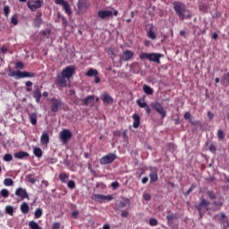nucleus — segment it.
<instances>
[{
	"label": "nucleus",
	"mask_w": 229,
	"mask_h": 229,
	"mask_svg": "<svg viewBox=\"0 0 229 229\" xmlns=\"http://www.w3.org/2000/svg\"><path fill=\"white\" fill-rule=\"evenodd\" d=\"M199 10H200V12H204V13H207V10H208V7H207L206 4H200Z\"/></svg>",
	"instance_id": "obj_54"
},
{
	"label": "nucleus",
	"mask_w": 229,
	"mask_h": 229,
	"mask_svg": "<svg viewBox=\"0 0 229 229\" xmlns=\"http://www.w3.org/2000/svg\"><path fill=\"white\" fill-rule=\"evenodd\" d=\"M95 201H98V203H103V201H112L114 197L112 195H101V194H95L94 195Z\"/></svg>",
	"instance_id": "obj_17"
},
{
	"label": "nucleus",
	"mask_w": 229,
	"mask_h": 229,
	"mask_svg": "<svg viewBox=\"0 0 229 229\" xmlns=\"http://www.w3.org/2000/svg\"><path fill=\"white\" fill-rule=\"evenodd\" d=\"M13 160V157L12 156V154H5L4 156V162H12Z\"/></svg>",
	"instance_id": "obj_44"
},
{
	"label": "nucleus",
	"mask_w": 229,
	"mask_h": 229,
	"mask_svg": "<svg viewBox=\"0 0 229 229\" xmlns=\"http://www.w3.org/2000/svg\"><path fill=\"white\" fill-rule=\"evenodd\" d=\"M127 205H130V199H125L123 201H120L118 208H124Z\"/></svg>",
	"instance_id": "obj_37"
},
{
	"label": "nucleus",
	"mask_w": 229,
	"mask_h": 229,
	"mask_svg": "<svg viewBox=\"0 0 229 229\" xmlns=\"http://www.w3.org/2000/svg\"><path fill=\"white\" fill-rule=\"evenodd\" d=\"M143 91L145 92V94H147L148 96H151V94H153V89H151V87L148 86V85H144L143 86Z\"/></svg>",
	"instance_id": "obj_36"
},
{
	"label": "nucleus",
	"mask_w": 229,
	"mask_h": 229,
	"mask_svg": "<svg viewBox=\"0 0 229 229\" xmlns=\"http://www.w3.org/2000/svg\"><path fill=\"white\" fill-rule=\"evenodd\" d=\"M75 71H76V67L70 65V66H67L66 68L63 69L61 74H64V77L67 78V80H71V78L72 77V74H74Z\"/></svg>",
	"instance_id": "obj_13"
},
{
	"label": "nucleus",
	"mask_w": 229,
	"mask_h": 229,
	"mask_svg": "<svg viewBox=\"0 0 229 229\" xmlns=\"http://www.w3.org/2000/svg\"><path fill=\"white\" fill-rule=\"evenodd\" d=\"M50 103H51L50 110L54 114H56V112H58V110H60V108H62L64 105V102H62V100L57 98H52L50 100Z\"/></svg>",
	"instance_id": "obj_7"
},
{
	"label": "nucleus",
	"mask_w": 229,
	"mask_h": 229,
	"mask_svg": "<svg viewBox=\"0 0 229 229\" xmlns=\"http://www.w3.org/2000/svg\"><path fill=\"white\" fill-rule=\"evenodd\" d=\"M4 185H5V187H12V185H13V180L12 178H5L4 180Z\"/></svg>",
	"instance_id": "obj_38"
},
{
	"label": "nucleus",
	"mask_w": 229,
	"mask_h": 229,
	"mask_svg": "<svg viewBox=\"0 0 229 229\" xmlns=\"http://www.w3.org/2000/svg\"><path fill=\"white\" fill-rule=\"evenodd\" d=\"M140 171V172H138V173L136 174L137 178H141L142 175L144 174V173H146V171H145L144 169H142V168H141Z\"/></svg>",
	"instance_id": "obj_55"
},
{
	"label": "nucleus",
	"mask_w": 229,
	"mask_h": 229,
	"mask_svg": "<svg viewBox=\"0 0 229 229\" xmlns=\"http://www.w3.org/2000/svg\"><path fill=\"white\" fill-rule=\"evenodd\" d=\"M86 76H89V77H90V76H98V70H94V69H92V68H90L88 72H87V73H86Z\"/></svg>",
	"instance_id": "obj_39"
},
{
	"label": "nucleus",
	"mask_w": 229,
	"mask_h": 229,
	"mask_svg": "<svg viewBox=\"0 0 229 229\" xmlns=\"http://www.w3.org/2000/svg\"><path fill=\"white\" fill-rule=\"evenodd\" d=\"M147 36L148 38H150L151 40H155V38H157V34L155 33V30H153V27H151L148 32H147Z\"/></svg>",
	"instance_id": "obj_28"
},
{
	"label": "nucleus",
	"mask_w": 229,
	"mask_h": 229,
	"mask_svg": "<svg viewBox=\"0 0 229 229\" xmlns=\"http://www.w3.org/2000/svg\"><path fill=\"white\" fill-rule=\"evenodd\" d=\"M5 212H6V214H9V216H13V207L6 206Z\"/></svg>",
	"instance_id": "obj_45"
},
{
	"label": "nucleus",
	"mask_w": 229,
	"mask_h": 229,
	"mask_svg": "<svg viewBox=\"0 0 229 229\" xmlns=\"http://www.w3.org/2000/svg\"><path fill=\"white\" fill-rule=\"evenodd\" d=\"M88 169H89V173H91V174H93V176H98V173L96 172V170L92 169V165L89 164Z\"/></svg>",
	"instance_id": "obj_49"
},
{
	"label": "nucleus",
	"mask_w": 229,
	"mask_h": 229,
	"mask_svg": "<svg viewBox=\"0 0 229 229\" xmlns=\"http://www.w3.org/2000/svg\"><path fill=\"white\" fill-rule=\"evenodd\" d=\"M55 4H59L63 7L65 13L67 15H72V11L71 10V6L69 5V3L65 0H55Z\"/></svg>",
	"instance_id": "obj_9"
},
{
	"label": "nucleus",
	"mask_w": 229,
	"mask_h": 229,
	"mask_svg": "<svg viewBox=\"0 0 229 229\" xmlns=\"http://www.w3.org/2000/svg\"><path fill=\"white\" fill-rule=\"evenodd\" d=\"M208 117L210 121H212V119H214V114L210 111L208 112Z\"/></svg>",
	"instance_id": "obj_62"
},
{
	"label": "nucleus",
	"mask_w": 229,
	"mask_h": 229,
	"mask_svg": "<svg viewBox=\"0 0 229 229\" xmlns=\"http://www.w3.org/2000/svg\"><path fill=\"white\" fill-rule=\"evenodd\" d=\"M44 212L42 211V208H36L35 212H34V217L35 219H40V217H42V214Z\"/></svg>",
	"instance_id": "obj_33"
},
{
	"label": "nucleus",
	"mask_w": 229,
	"mask_h": 229,
	"mask_svg": "<svg viewBox=\"0 0 229 229\" xmlns=\"http://www.w3.org/2000/svg\"><path fill=\"white\" fill-rule=\"evenodd\" d=\"M15 196H17V203L20 201H24V199H30V195L28 194V191L24 188H18L14 191Z\"/></svg>",
	"instance_id": "obj_3"
},
{
	"label": "nucleus",
	"mask_w": 229,
	"mask_h": 229,
	"mask_svg": "<svg viewBox=\"0 0 229 229\" xmlns=\"http://www.w3.org/2000/svg\"><path fill=\"white\" fill-rule=\"evenodd\" d=\"M11 24H13V26H17V24H19V20L17 19L16 15L12 17Z\"/></svg>",
	"instance_id": "obj_47"
},
{
	"label": "nucleus",
	"mask_w": 229,
	"mask_h": 229,
	"mask_svg": "<svg viewBox=\"0 0 229 229\" xmlns=\"http://www.w3.org/2000/svg\"><path fill=\"white\" fill-rule=\"evenodd\" d=\"M7 52H8V47H6L5 46L1 47V53H3L4 55Z\"/></svg>",
	"instance_id": "obj_63"
},
{
	"label": "nucleus",
	"mask_w": 229,
	"mask_h": 229,
	"mask_svg": "<svg viewBox=\"0 0 229 229\" xmlns=\"http://www.w3.org/2000/svg\"><path fill=\"white\" fill-rule=\"evenodd\" d=\"M4 13L5 17H8V15L10 14V6L5 5L4 7Z\"/></svg>",
	"instance_id": "obj_53"
},
{
	"label": "nucleus",
	"mask_w": 229,
	"mask_h": 229,
	"mask_svg": "<svg viewBox=\"0 0 229 229\" xmlns=\"http://www.w3.org/2000/svg\"><path fill=\"white\" fill-rule=\"evenodd\" d=\"M40 24H42V17H40V15H37L33 21V25L36 28L40 27Z\"/></svg>",
	"instance_id": "obj_31"
},
{
	"label": "nucleus",
	"mask_w": 229,
	"mask_h": 229,
	"mask_svg": "<svg viewBox=\"0 0 229 229\" xmlns=\"http://www.w3.org/2000/svg\"><path fill=\"white\" fill-rule=\"evenodd\" d=\"M149 171L150 183H155V182H158V168L155 166H150Z\"/></svg>",
	"instance_id": "obj_14"
},
{
	"label": "nucleus",
	"mask_w": 229,
	"mask_h": 229,
	"mask_svg": "<svg viewBox=\"0 0 229 229\" xmlns=\"http://www.w3.org/2000/svg\"><path fill=\"white\" fill-rule=\"evenodd\" d=\"M129 212L128 211H123L122 213H121V216L122 217H127L128 216H129Z\"/></svg>",
	"instance_id": "obj_64"
},
{
	"label": "nucleus",
	"mask_w": 229,
	"mask_h": 229,
	"mask_svg": "<svg viewBox=\"0 0 229 229\" xmlns=\"http://www.w3.org/2000/svg\"><path fill=\"white\" fill-rule=\"evenodd\" d=\"M59 228H60V223H58V222H55L52 225V229H59Z\"/></svg>",
	"instance_id": "obj_59"
},
{
	"label": "nucleus",
	"mask_w": 229,
	"mask_h": 229,
	"mask_svg": "<svg viewBox=\"0 0 229 229\" xmlns=\"http://www.w3.org/2000/svg\"><path fill=\"white\" fill-rule=\"evenodd\" d=\"M150 106L151 108H153V110L157 112V114H160L162 119H165V117L167 115V113L165 112V110H164V106H162L160 102H152L150 104Z\"/></svg>",
	"instance_id": "obj_5"
},
{
	"label": "nucleus",
	"mask_w": 229,
	"mask_h": 229,
	"mask_svg": "<svg viewBox=\"0 0 229 229\" xmlns=\"http://www.w3.org/2000/svg\"><path fill=\"white\" fill-rule=\"evenodd\" d=\"M95 98L94 95H89L87 98L82 99V103L84 105V106H87L89 105H90V103H92V101H94Z\"/></svg>",
	"instance_id": "obj_23"
},
{
	"label": "nucleus",
	"mask_w": 229,
	"mask_h": 229,
	"mask_svg": "<svg viewBox=\"0 0 229 229\" xmlns=\"http://www.w3.org/2000/svg\"><path fill=\"white\" fill-rule=\"evenodd\" d=\"M20 210L22 214H28L30 212V206L26 202H23L20 207Z\"/></svg>",
	"instance_id": "obj_26"
},
{
	"label": "nucleus",
	"mask_w": 229,
	"mask_h": 229,
	"mask_svg": "<svg viewBox=\"0 0 229 229\" xmlns=\"http://www.w3.org/2000/svg\"><path fill=\"white\" fill-rule=\"evenodd\" d=\"M102 101L104 103H106L107 105H112V103H114V98H112V97H110V95L105 94L103 96Z\"/></svg>",
	"instance_id": "obj_27"
},
{
	"label": "nucleus",
	"mask_w": 229,
	"mask_h": 229,
	"mask_svg": "<svg viewBox=\"0 0 229 229\" xmlns=\"http://www.w3.org/2000/svg\"><path fill=\"white\" fill-rule=\"evenodd\" d=\"M19 72H21V71L11 72L9 73V76H11V77L16 76V78H17L18 80H20L21 73H19Z\"/></svg>",
	"instance_id": "obj_48"
},
{
	"label": "nucleus",
	"mask_w": 229,
	"mask_h": 229,
	"mask_svg": "<svg viewBox=\"0 0 229 229\" xmlns=\"http://www.w3.org/2000/svg\"><path fill=\"white\" fill-rule=\"evenodd\" d=\"M27 5L31 12H37V10L44 5V2L42 0H30Z\"/></svg>",
	"instance_id": "obj_6"
},
{
	"label": "nucleus",
	"mask_w": 229,
	"mask_h": 229,
	"mask_svg": "<svg viewBox=\"0 0 229 229\" xmlns=\"http://www.w3.org/2000/svg\"><path fill=\"white\" fill-rule=\"evenodd\" d=\"M215 221H217L218 223H221L224 226H229L228 219L226 218V216L225 213L217 214L214 216Z\"/></svg>",
	"instance_id": "obj_15"
},
{
	"label": "nucleus",
	"mask_w": 229,
	"mask_h": 229,
	"mask_svg": "<svg viewBox=\"0 0 229 229\" xmlns=\"http://www.w3.org/2000/svg\"><path fill=\"white\" fill-rule=\"evenodd\" d=\"M207 194L210 199H216V194L214 193V191H208Z\"/></svg>",
	"instance_id": "obj_52"
},
{
	"label": "nucleus",
	"mask_w": 229,
	"mask_h": 229,
	"mask_svg": "<svg viewBox=\"0 0 229 229\" xmlns=\"http://www.w3.org/2000/svg\"><path fill=\"white\" fill-rule=\"evenodd\" d=\"M136 103H137L138 106H140V108H145L148 106V103H146L140 99H138L136 101Z\"/></svg>",
	"instance_id": "obj_43"
},
{
	"label": "nucleus",
	"mask_w": 229,
	"mask_h": 229,
	"mask_svg": "<svg viewBox=\"0 0 229 229\" xmlns=\"http://www.w3.org/2000/svg\"><path fill=\"white\" fill-rule=\"evenodd\" d=\"M223 85H229V72L225 73L222 79Z\"/></svg>",
	"instance_id": "obj_41"
},
{
	"label": "nucleus",
	"mask_w": 229,
	"mask_h": 229,
	"mask_svg": "<svg viewBox=\"0 0 229 229\" xmlns=\"http://www.w3.org/2000/svg\"><path fill=\"white\" fill-rule=\"evenodd\" d=\"M134 53L131 50H126L123 55H120L121 62H128L133 58Z\"/></svg>",
	"instance_id": "obj_18"
},
{
	"label": "nucleus",
	"mask_w": 229,
	"mask_h": 229,
	"mask_svg": "<svg viewBox=\"0 0 229 229\" xmlns=\"http://www.w3.org/2000/svg\"><path fill=\"white\" fill-rule=\"evenodd\" d=\"M119 12L117 10L110 11V10H102L98 12V16L99 19H106L108 17H112V15H114V17H117V14Z\"/></svg>",
	"instance_id": "obj_8"
},
{
	"label": "nucleus",
	"mask_w": 229,
	"mask_h": 229,
	"mask_svg": "<svg viewBox=\"0 0 229 229\" xmlns=\"http://www.w3.org/2000/svg\"><path fill=\"white\" fill-rule=\"evenodd\" d=\"M78 214H80V212H78V210H75L72 213V217H73L74 219H78Z\"/></svg>",
	"instance_id": "obj_60"
},
{
	"label": "nucleus",
	"mask_w": 229,
	"mask_h": 229,
	"mask_svg": "<svg viewBox=\"0 0 229 229\" xmlns=\"http://www.w3.org/2000/svg\"><path fill=\"white\" fill-rule=\"evenodd\" d=\"M16 69H24V64L22 62L16 63Z\"/></svg>",
	"instance_id": "obj_58"
},
{
	"label": "nucleus",
	"mask_w": 229,
	"mask_h": 229,
	"mask_svg": "<svg viewBox=\"0 0 229 229\" xmlns=\"http://www.w3.org/2000/svg\"><path fill=\"white\" fill-rule=\"evenodd\" d=\"M174 9L178 17L182 19V21H183V19H190V17H191V11L185 7V4L180 2L174 3Z\"/></svg>",
	"instance_id": "obj_1"
},
{
	"label": "nucleus",
	"mask_w": 229,
	"mask_h": 229,
	"mask_svg": "<svg viewBox=\"0 0 229 229\" xmlns=\"http://www.w3.org/2000/svg\"><path fill=\"white\" fill-rule=\"evenodd\" d=\"M59 180L62 182V183H67V180H69V175L65 173H61L59 174Z\"/></svg>",
	"instance_id": "obj_32"
},
{
	"label": "nucleus",
	"mask_w": 229,
	"mask_h": 229,
	"mask_svg": "<svg viewBox=\"0 0 229 229\" xmlns=\"http://www.w3.org/2000/svg\"><path fill=\"white\" fill-rule=\"evenodd\" d=\"M0 195L2 196V198H8L10 196V191L7 189H2L0 191Z\"/></svg>",
	"instance_id": "obj_40"
},
{
	"label": "nucleus",
	"mask_w": 229,
	"mask_h": 229,
	"mask_svg": "<svg viewBox=\"0 0 229 229\" xmlns=\"http://www.w3.org/2000/svg\"><path fill=\"white\" fill-rule=\"evenodd\" d=\"M33 98H36V103H40V99H42V92L40 91V88H38V86L36 87L33 92Z\"/></svg>",
	"instance_id": "obj_19"
},
{
	"label": "nucleus",
	"mask_w": 229,
	"mask_h": 229,
	"mask_svg": "<svg viewBox=\"0 0 229 229\" xmlns=\"http://www.w3.org/2000/svg\"><path fill=\"white\" fill-rule=\"evenodd\" d=\"M30 157V153L24 151H19L14 153V158H18V160H22L23 158H28Z\"/></svg>",
	"instance_id": "obj_21"
},
{
	"label": "nucleus",
	"mask_w": 229,
	"mask_h": 229,
	"mask_svg": "<svg viewBox=\"0 0 229 229\" xmlns=\"http://www.w3.org/2000/svg\"><path fill=\"white\" fill-rule=\"evenodd\" d=\"M33 153L34 155L38 157V158H42V155H43V152H42V149L38 147H34L33 148Z\"/></svg>",
	"instance_id": "obj_29"
},
{
	"label": "nucleus",
	"mask_w": 229,
	"mask_h": 229,
	"mask_svg": "<svg viewBox=\"0 0 229 229\" xmlns=\"http://www.w3.org/2000/svg\"><path fill=\"white\" fill-rule=\"evenodd\" d=\"M40 143L43 146H47L49 144V134H47V132L43 131L41 138H40Z\"/></svg>",
	"instance_id": "obj_20"
},
{
	"label": "nucleus",
	"mask_w": 229,
	"mask_h": 229,
	"mask_svg": "<svg viewBox=\"0 0 229 229\" xmlns=\"http://www.w3.org/2000/svg\"><path fill=\"white\" fill-rule=\"evenodd\" d=\"M77 6L79 13H86L87 10L89 9L87 0H79Z\"/></svg>",
	"instance_id": "obj_16"
},
{
	"label": "nucleus",
	"mask_w": 229,
	"mask_h": 229,
	"mask_svg": "<svg viewBox=\"0 0 229 229\" xmlns=\"http://www.w3.org/2000/svg\"><path fill=\"white\" fill-rule=\"evenodd\" d=\"M67 185L69 189H76V182L74 181H69Z\"/></svg>",
	"instance_id": "obj_50"
},
{
	"label": "nucleus",
	"mask_w": 229,
	"mask_h": 229,
	"mask_svg": "<svg viewBox=\"0 0 229 229\" xmlns=\"http://www.w3.org/2000/svg\"><path fill=\"white\" fill-rule=\"evenodd\" d=\"M31 124H37V113H31L29 114Z\"/></svg>",
	"instance_id": "obj_34"
},
{
	"label": "nucleus",
	"mask_w": 229,
	"mask_h": 229,
	"mask_svg": "<svg viewBox=\"0 0 229 229\" xmlns=\"http://www.w3.org/2000/svg\"><path fill=\"white\" fill-rule=\"evenodd\" d=\"M18 74H20V80L21 78H35V73L30 72H20Z\"/></svg>",
	"instance_id": "obj_24"
},
{
	"label": "nucleus",
	"mask_w": 229,
	"mask_h": 229,
	"mask_svg": "<svg viewBox=\"0 0 229 229\" xmlns=\"http://www.w3.org/2000/svg\"><path fill=\"white\" fill-rule=\"evenodd\" d=\"M29 227L30 229H42V227L38 226V224L33 220L29 222Z\"/></svg>",
	"instance_id": "obj_35"
},
{
	"label": "nucleus",
	"mask_w": 229,
	"mask_h": 229,
	"mask_svg": "<svg viewBox=\"0 0 229 229\" xmlns=\"http://www.w3.org/2000/svg\"><path fill=\"white\" fill-rule=\"evenodd\" d=\"M143 199H145V201H149L151 199V195L148 193H144Z\"/></svg>",
	"instance_id": "obj_56"
},
{
	"label": "nucleus",
	"mask_w": 229,
	"mask_h": 229,
	"mask_svg": "<svg viewBox=\"0 0 229 229\" xmlns=\"http://www.w3.org/2000/svg\"><path fill=\"white\" fill-rule=\"evenodd\" d=\"M184 119H186L187 121H191V113L190 112H186L184 114Z\"/></svg>",
	"instance_id": "obj_61"
},
{
	"label": "nucleus",
	"mask_w": 229,
	"mask_h": 229,
	"mask_svg": "<svg viewBox=\"0 0 229 229\" xmlns=\"http://www.w3.org/2000/svg\"><path fill=\"white\" fill-rule=\"evenodd\" d=\"M217 138L218 140H223L225 139V132L223 131V130L217 131Z\"/></svg>",
	"instance_id": "obj_46"
},
{
	"label": "nucleus",
	"mask_w": 229,
	"mask_h": 229,
	"mask_svg": "<svg viewBox=\"0 0 229 229\" xmlns=\"http://www.w3.org/2000/svg\"><path fill=\"white\" fill-rule=\"evenodd\" d=\"M132 119H133V128H139V126H140V116H139V114H134L132 115Z\"/></svg>",
	"instance_id": "obj_22"
},
{
	"label": "nucleus",
	"mask_w": 229,
	"mask_h": 229,
	"mask_svg": "<svg viewBox=\"0 0 229 229\" xmlns=\"http://www.w3.org/2000/svg\"><path fill=\"white\" fill-rule=\"evenodd\" d=\"M59 21H61L62 24H63V28H67L69 21H67V18H65L64 15L62 14H58L57 15Z\"/></svg>",
	"instance_id": "obj_30"
},
{
	"label": "nucleus",
	"mask_w": 229,
	"mask_h": 229,
	"mask_svg": "<svg viewBox=\"0 0 229 229\" xmlns=\"http://www.w3.org/2000/svg\"><path fill=\"white\" fill-rule=\"evenodd\" d=\"M166 219L168 221V225H173V222L175 221L176 216L174 215H168Z\"/></svg>",
	"instance_id": "obj_42"
},
{
	"label": "nucleus",
	"mask_w": 229,
	"mask_h": 229,
	"mask_svg": "<svg viewBox=\"0 0 229 229\" xmlns=\"http://www.w3.org/2000/svg\"><path fill=\"white\" fill-rule=\"evenodd\" d=\"M223 204V198H219L217 200L214 201L215 208L213 210H220Z\"/></svg>",
	"instance_id": "obj_25"
},
{
	"label": "nucleus",
	"mask_w": 229,
	"mask_h": 229,
	"mask_svg": "<svg viewBox=\"0 0 229 229\" xmlns=\"http://www.w3.org/2000/svg\"><path fill=\"white\" fill-rule=\"evenodd\" d=\"M158 225V221L155 218H150L149 219V225L150 226H157Z\"/></svg>",
	"instance_id": "obj_51"
},
{
	"label": "nucleus",
	"mask_w": 229,
	"mask_h": 229,
	"mask_svg": "<svg viewBox=\"0 0 229 229\" xmlns=\"http://www.w3.org/2000/svg\"><path fill=\"white\" fill-rule=\"evenodd\" d=\"M59 137L62 142L67 144V142H69V140H71V137H72V132H71V131L67 129H64L60 132Z\"/></svg>",
	"instance_id": "obj_10"
},
{
	"label": "nucleus",
	"mask_w": 229,
	"mask_h": 229,
	"mask_svg": "<svg viewBox=\"0 0 229 229\" xmlns=\"http://www.w3.org/2000/svg\"><path fill=\"white\" fill-rule=\"evenodd\" d=\"M117 158V156L115 154H108L106 156H104L100 158V164L102 165H106L107 164H112Z\"/></svg>",
	"instance_id": "obj_11"
},
{
	"label": "nucleus",
	"mask_w": 229,
	"mask_h": 229,
	"mask_svg": "<svg viewBox=\"0 0 229 229\" xmlns=\"http://www.w3.org/2000/svg\"><path fill=\"white\" fill-rule=\"evenodd\" d=\"M111 187L113 188L114 191H115V189H117V187H119V182L115 181V182H112Z\"/></svg>",
	"instance_id": "obj_57"
},
{
	"label": "nucleus",
	"mask_w": 229,
	"mask_h": 229,
	"mask_svg": "<svg viewBox=\"0 0 229 229\" xmlns=\"http://www.w3.org/2000/svg\"><path fill=\"white\" fill-rule=\"evenodd\" d=\"M56 83L59 87H67L71 83V80L61 73L57 75Z\"/></svg>",
	"instance_id": "obj_12"
},
{
	"label": "nucleus",
	"mask_w": 229,
	"mask_h": 229,
	"mask_svg": "<svg viewBox=\"0 0 229 229\" xmlns=\"http://www.w3.org/2000/svg\"><path fill=\"white\" fill-rule=\"evenodd\" d=\"M164 56L162 54L158 53H141L140 55V60H149V62H155L156 64H160V59Z\"/></svg>",
	"instance_id": "obj_2"
},
{
	"label": "nucleus",
	"mask_w": 229,
	"mask_h": 229,
	"mask_svg": "<svg viewBox=\"0 0 229 229\" xmlns=\"http://www.w3.org/2000/svg\"><path fill=\"white\" fill-rule=\"evenodd\" d=\"M210 206V202L208 200L202 199L200 200V203L197 206V209L199 214V217H203V213L208 212V207Z\"/></svg>",
	"instance_id": "obj_4"
}]
</instances>
